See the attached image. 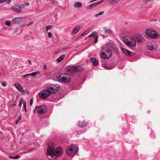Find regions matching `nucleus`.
Wrapping results in <instances>:
<instances>
[{
	"mask_svg": "<svg viewBox=\"0 0 160 160\" xmlns=\"http://www.w3.org/2000/svg\"><path fill=\"white\" fill-rule=\"evenodd\" d=\"M60 88V86L57 84H52L48 87L45 89L41 91L39 93L40 97L42 99L47 98L51 94L55 93Z\"/></svg>",
	"mask_w": 160,
	"mask_h": 160,
	"instance_id": "nucleus-1",
	"label": "nucleus"
},
{
	"mask_svg": "<svg viewBox=\"0 0 160 160\" xmlns=\"http://www.w3.org/2000/svg\"><path fill=\"white\" fill-rule=\"evenodd\" d=\"M47 151L48 155L53 158L54 156L59 157L61 156L62 150L60 147L55 149L53 147L49 146L48 148Z\"/></svg>",
	"mask_w": 160,
	"mask_h": 160,
	"instance_id": "nucleus-2",
	"label": "nucleus"
},
{
	"mask_svg": "<svg viewBox=\"0 0 160 160\" xmlns=\"http://www.w3.org/2000/svg\"><path fill=\"white\" fill-rule=\"evenodd\" d=\"M100 53L101 58L103 59H108L112 55V51L107 47L102 49Z\"/></svg>",
	"mask_w": 160,
	"mask_h": 160,
	"instance_id": "nucleus-3",
	"label": "nucleus"
},
{
	"mask_svg": "<svg viewBox=\"0 0 160 160\" xmlns=\"http://www.w3.org/2000/svg\"><path fill=\"white\" fill-rule=\"evenodd\" d=\"M78 146L76 145L72 144L69 146L66 150V153L68 156H73L78 151Z\"/></svg>",
	"mask_w": 160,
	"mask_h": 160,
	"instance_id": "nucleus-4",
	"label": "nucleus"
},
{
	"mask_svg": "<svg viewBox=\"0 0 160 160\" xmlns=\"http://www.w3.org/2000/svg\"><path fill=\"white\" fill-rule=\"evenodd\" d=\"M123 39L128 46L132 48L136 46V41L133 38H130L127 36H124L123 37Z\"/></svg>",
	"mask_w": 160,
	"mask_h": 160,
	"instance_id": "nucleus-5",
	"label": "nucleus"
},
{
	"mask_svg": "<svg viewBox=\"0 0 160 160\" xmlns=\"http://www.w3.org/2000/svg\"><path fill=\"white\" fill-rule=\"evenodd\" d=\"M82 69V66H73L72 67H71L68 70V72L70 75H73L76 72H80Z\"/></svg>",
	"mask_w": 160,
	"mask_h": 160,
	"instance_id": "nucleus-6",
	"label": "nucleus"
},
{
	"mask_svg": "<svg viewBox=\"0 0 160 160\" xmlns=\"http://www.w3.org/2000/svg\"><path fill=\"white\" fill-rule=\"evenodd\" d=\"M157 43L154 41H148L147 43V48L150 50L156 49L157 47Z\"/></svg>",
	"mask_w": 160,
	"mask_h": 160,
	"instance_id": "nucleus-7",
	"label": "nucleus"
},
{
	"mask_svg": "<svg viewBox=\"0 0 160 160\" xmlns=\"http://www.w3.org/2000/svg\"><path fill=\"white\" fill-rule=\"evenodd\" d=\"M146 34L149 37L153 38H157L158 36V32L152 29L146 30Z\"/></svg>",
	"mask_w": 160,
	"mask_h": 160,
	"instance_id": "nucleus-8",
	"label": "nucleus"
},
{
	"mask_svg": "<svg viewBox=\"0 0 160 160\" xmlns=\"http://www.w3.org/2000/svg\"><path fill=\"white\" fill-rule=\"evenodd\" d=\"M57 79L59 81L63 82H70V78L69 76L67 77L65 76V75L61 74L57 77Z\"/></svg>",
	"mask_w": 160,
	"mask_h": 160,
	"instance_id": "nucleus-9",
	"label": "nucleus"
},
{
	"mask_svg": "<svg viewBox=\"0 0 160 160\" xmlns=\"http://www.w3.org/2000/svg\"><path fill=\"white\" fill-rule=\"evenodd\" d=\"M25 20L23 17L17 18L13 19L12 21V22L14 24H18L19 23L22 22Z\"/></svg>",
	"mask_w": 160,
	"mask_h": 160,
	"instance_id": "nucleus-10",
	"label": "nucleus"
},
{
	"mask_svg": "<svg viewBox=\"0 0 160 160\" xmlns=\"http://www.w3.org/2000/svg\"><path fill=\"white\" fill-rule=\"evenodd\" d=\"M104 0H102L91 5H88L85 8V9H90L92 8L97 6L99 4H100Z\"/></svg>",
	"mask_w": 160,
	"mask_h": 160,
	"instance_id": "nucleus-11",
	"label": "nucleus"
},
{
	"mask_svg": "<svg viewBox=\"0 0 160 160\" xmlns=\"http://www.w3.org/2000/svg\"><path fill=\"white\" fill-rule=\"evenodd\" d=\"M11 9L17 13H20L22 12V8L19 5L13 7Z\"/></svg>",
	"mask_w": 160,
	"mask_h": 160,
	"instance_id": "nucleus-12",
	"label": "nucleus"
},
{
	"mask_svg": "<svg viewBox=\"0 0 160 160\" xmlns=\"http://www.w3.org/2000/svg\"><path fill=\"white\" fill-rule=\"evenodd\" d=\"M88 37V38L90 37H93L95 40V43H96L98 40V35L97 33L96 32L94 31L89 35Z\"/></svg>",
	"mask_w": 160,
	"mask_h": 160,
	"instance_id": "nucleus-13",
	"label": "nucleus"
},
{
	"mask_svg": "<svg viewBox=\"0 0 160 160\" xmlns=\"http://www.w3.org/2000/svg\"><path fill=\"white\" fill-rule=\"evenodd\" d=\"M13 86L20 92H22L23 91L22 87L20 84L16 82L13 84Z\"/></svg>",
	"mask_w": 160,
	"mask_h": 160,
	"instance_id": "nucleus-14",
	"label": "nucleus"
},
{
	"mask_svg": "<svg viewBox=\"0 0 160 160\" xmlns=\"http://www.w3.org/2000/svg\"><path fill=\"white\" fill-rule=\"evenodd\" d=\"M46 110V108L44 106H40L38 109V112L39 113L42 114L45 112Z\"/></svg>",
	"mask_w": 160,
	"mask_h": 160,
	"instance_id": "nucleus-15",
	"label": "nucleus"
},
{
	"mask_svg": "<svg viewBox=\"0 0 160 160\" xmlns=\"http://www.w3.org/2000/svg\"><path fill=\"white\" fill-rule=\"evenodd\" d=\"M121 49L122 52L124 54H126L129 56H132L133 55L132 52L129 51L127 50L124 48H122Z\"/></svg>",
	"mask_w": 160,
	"mask_h": 160,
	"instance_id": "nucleus-16",
	"label": "nucleus"
},
{
	"mask_svg": "<svg viewBox=\"0 0 160 160\" xmlns=\"http://www.w3.org/2000/svg\"><path fill=\"white\" fill-rule=\"evenodd\" d=\"M80 27L79 25H78L75 27L73 29L72 34H75L80 29Z\"/></svg>",
	"mask_w": 160,
	"mask_h": 160,
	"instance_id": "nucleus-17",
	"label": "nucleus"
},
{
	"mask_svg": "<svg viewBox=\"0 0 160 160\" xmlns=\"http://www.w3.org/2000/svg\"><path fill=\"white\" fill-rule=\"evenodd\" d=\"M91 62L93 63L94 66H96L98 63V61L94 58H90Z\"/></svg>",
	"mask_w": 160,
	"mask_h": 160,
	"instance_id": "nucleus-18",
	"label": "nucleus"
},
{
	"mask_svg": "<svg viewBox=\"0 0 160 160\" xmlns=\"http://www.w3.org/2000/svg\"><path fill=\"white\" fill-rule=\"evenodd\" d=\"M74 6L75 8H79L82 7V4L81 2H77L74 3Z\"/></svg>",
	"mask_w": 160,
	"mask_h": 160,
	"instance_id": "nucleus-19",
	"label": "nucleus"
},
{
	"mask_svg": "<svg viewBox=\"0 0 160 160\" xmlns=\"http://www.w3.org/2000/svg\"><path fill=\"white\" fill-rule=\"evenodd\" d=\"M86 123L84 121L79 122L78 125L80 127H83L86 126Z\"/></svg>",
	"mask_w": 160,
	"mask_h": 160,
	"instance_id": "nucleus-20",
	"label": "nucleus"
},
{
	"mask_svg": "<svg viewBox=\"0 0 160 160\" xmlns=\"http://www.w3.org/2000/svg\"><path fill=\"white\" fill-rule=\"evenodd\" d=\"M39 72L38 71L37 72H35L32 73H29L28 74H27L28 75V76H35V75L37 74H39Z\"/></svg>",
	"mask_w": 160,
	"mask_h": 160,
	"instance_id": "nucleus-21",
	"label": "nucleus"
},
{
	"mask_svg": "<svg viewBox=\"0 0 160 160\" xmlns=\"http://www.w3.org/2000/svg\"><path fill=\"white\" fill-rule=\"evenodd\" d=\"M104 30L105 32L106 33L111 34L112 33L111 30L110 29H107L106 28H104Z\"/></svg>",
	"mask_w": 160,
	"mask_h": 160,
	"instance_id": "nucleus-22",
	"label": "nucleus"
},
{
	"mask_svg": "<svg viewBox=\"0 0 160 160\" xmlns=\"http://www.w3.org/2000/svg\"><path fill=\"white\" fill-rule=\"evenodd\" d=\"M65 55L64 54L61 55L59 58L57 59V61L58 62H61L64 58Z\"/></svg>",
	"mask_w": 160,
	"mask_h": 160,
	"instance_id": "nucleus-23",
	"label": "nucleus"
},
{
	"mask_svg": "<svg viewBox=\"0 0 160 160\" xmlns=\"http://www.w3.org/2000/svg\"><path fill=\"white\" fill-rule=\"evenodd\" d=\"M90 28L86 30L85 31H84V32H83L81 34V36H82L86 34L87 33H88L89 31H90Z\"/></svg>",
	"mask_w": 160,
	"mask_h": 160,
	"instance_id": "nucleus-24",
	"label": "nucleus"
},
{
	"mask_svg": "<svg viewBox=\"0 0 160 160\" xmlns=\"http://www.w3.org/2000/svg\"><path fill=\"white\" fill-rule=\"evenodd\" d=\"M104 13V12L103 11L99 13L98 14H95L94 15V16L95 17H98L99 16L101 15H103Z\"/></svg>",
	"mask_w": 160,
	"mask_h": 160,
	"instance_id": "nucleus-25",
	"label": "nucleus"
},
{
	"mask_svg": "<svg viewBox=\"0 0 160 160\" xmlns=\"http://www.w3.org/2000/svg\"><path fill=\"white\" fill-rule=\"evenodd\" d=\"M24 102V101L23 100V98H21L19 103V107H21L22 105V103L23 104V102Z\"/></svg>",
	"mask_w": 160,
	"mask_h": 160,
	"instance_id": "nucleus-26",
	"label": "nucleus"
},
{
	"mask_svg": "<svg viewBox=\"0 0 160 160\" xmlns=\"http://www.w3.org/2000/svg\"><path fill=\"white\" fill-rule=\"evenodd\" d=\"M5 24L8 27H9L11 25V22L10 21L7 20L5 22Z\"/></svg>",
	"mask_w": 160,
	"mask_h": 160,
	"instance_id": "nucleus-27",
	"label": "nucleus"
},
{
	"mask_svg": "<svg viewBox=\"0 0 160 160\" xmlns=\"http://www.w3.org/2000/svg\"><path fill=\"white\" fill-rule=\"evenodd\" d=\"M52 26L51 25H48V26L46 28V31L47 32H48V30H50L51 29V28H52Z\"/></svg>",
	"mask_w": 160,
	"mask_h": 160,
	"instance_id": "nucleus-28",
	"label": "nucleus"
},
{
	"mask_svg": "<svg viewBox=\"0 0 160 160\" xmlns=\"http://www.w3.org/2000/svg\"><path fill=\"white\" fill-rule=\"evenodd\" d=\"M110 2L112 3H116L117 2L120 0H108Z\"/></svg>",
	"mask_w": 160,
	"mask_h": 160,
	"instance_id": "nucleus-29",
	"label": "nucleus"
},
{
	"mask_svg": "<svg viewBox=\"0 0 160 160\" xmlns=\"http://www.w3.org/2000/svg\"><path fill=\"white\" fill-rule=\"evenodd\" d=\"M151 0H144L143 2L144 3H147L149 2H151Z\"/></svg>",
	"mask_w": 160,
	"mask_h": 160,
	"instance_id": "nucleus-30",
	"label": "nucleus"
},
{
	"mask_svg": "<svg viewBox=\"0 0 160 160\" xmlns=\"http://www.w3.org/2000/svg\"><path fill=\"white\" fill-rule=\"evenodd\" d=\"M20 120V117H18V118H17V119L16 121V124H18V122Z\"/></svg>",
	"mask_w": 160,
	"mask_h": 160,
	"instance_id": "nucleus-31",
	"label": "nucleus"
},
{
	"mask_svg": "<svg viewBox=\"0 0 160 160\" xmlns=\"http://www.w3.org/2000/svg\"><path fill=\"white\" fill-rule=\"evenodd\" d=\"M33 23V22H31L28 24L24 25H23V26H29L30 25H31Z\"/></svg>",
	"mask_w": 160,
	"mask_h": 160,
	"instance_id": "nucleus-32",
	"label": "nucleus"
},
{
	"mask_svg": "<svg viewBox=\"0 0 160 160\" xmlns=\"http://www.w3.org/2000/svg\"><path fill=\"white\" fill-rule=\"evenodd\" d=\"M33 98H31L30 100V102H29V104L30 106H31L32 105V104L33 103Z\"/></svg>",
	"mask_w": 160,
	"mask_h": 160,
	"instance_id": "nucleus-33",
	"label": "nucleus"
},
{
	"mask_svg": "<svg viewBox=\"0 0 160 160\" xmlns=\"http://www.w3.org/2000/svg\"><path fill=\"white\" fill-rule=\"evenodd\" d=\"M48 33V36L49 38H51L52 37V34L51 32H47Z\"/></svg>",
	"mask_w": 160,
	"mask_h": 160,
	"instance_id": "nucleus-34",
	"label": "nucleus"
},
{
	"mask_svg": "<svg viewBox=\"0 0 160 160\" xmlns=\"http://www.w3.org/2000/svg\"><path fill=\"white\" fill-rule=\"evenodd\" d=\"M23 107L24 109L26 108V103L25 101L23 102Z\"/></svg>",
	"mask_w": 160,
	"mask_h": 160,
	"instance_id": "nucleus-35",
	"label": "nucleus"
},
{
	"mask_svg": "<svg viewBox=\"0 0 160 160\" xmlns=\"http://www.w3.org/2000/svg\"><path fill=\"white\" fill-rule=\"evenodd\" d=\"M2 85L4 86L5 87L6 86V83L5 82H1Z\"/></svg>",
	"mask_w": 160,
	"mask_h": 160,
	"instance_id": "nucleus-36",
	"label": "nucleus"
},
{
	"mask_svg": "<svg viewBox=\"0 0 160 160\" xmlns=\"http://www.w3.org/2000/svg\"><path fill=\"white\" fill-rule=\"evenodd\" d=\"M7 0H0V3H3L6 1Z\"/></svg>",
	"mask_w": 160,
	"mask_h": 160,
	"instance_id": "nucleus-37",
	"label": "nucleus"
},
{
	"mask_svg": "<svg viewBox=\"0 0 160 160\" xmlns=\"http://www.w3.org/2000/svg\"><path fill=\"white\" fill-rule=\"evenodd\" d=\"M19 157V156H17L15 157H13V159H17Z\"/></svg>",
	"mask_w": 160,
	"mask_h": 160,
	"instance_id": "nucleus-38",
	"label": "nucleus"
},
{
	"mask_svg": "<svg viewBox=\"0 0 160 160\" xmlns=\"http://www.w3.org/2000/svg\"><path fill=\"white\" fill-rule=\"evenodd\" d=\"M11 1V0H8L7 2V3L8 4H9V3Z\"/></svg>",
	"mask_w": 160,
	"mask_h": 160,
	"instance_id": "nucleus-39",
	"label": "nucleus"
},
{
	"mask_svg": "<svg viewBox=\"0 0 160 160\" xmlns=\"http://www.w3.org/2000/svg\"><path fill=\"white\" fill-rule=\"evenodd\" d=\"M28 63H29V64H31V60H30V59H28Z\"/></svg>",
	"mask_w": 160,
	"mask_h": 160,
	"instance_id": "nucleus-40",
	"label": "nucleus"
},
{
	"mask_svg": "<svg viewBox=\"0 0 160 160\" xmlns=\"http://www.w3.org/2000/svg\"><path fill=\"white\" fill-rule=\"evenodd\" d=\"M27 76H28V75L27 74H25L23 76V77L24 78H25Z\"/></svg>",
	"mask_w": 160,
	"mask_h": 160,
	"instance_id": "nucleus-41",
	"label": "nucleus"
},
{
	"mask_svg": "<svg viewBox=\"0 0 160 160\" xmlns=\"http://www.w3.org/2000/svg\"><path fill=\"white\" fill-rule=\"evenodd\" d=\"M68 47H66L65 48H63V49H64V50H68Z\"/></svg>",
	"mask_w": 160,
	"mask_h": 160,
	"instance_id": "nucleus-42",
	"label": "nucleus"
},
{
	"mask_svg": "<svg viewBox=\"0 0 160 160\" xmlns=\"http://www.w3.org/2000/svg\"><path fill=\"white\" fill-rule=\"evenodd\" d=\"M43 67L45 69H47V66L46 65H44L43 66Z\"/></svg>",
	"mask_w": 160,
	"mask_h": 160,
	"instance_id": "nucleus-43",
	"label": "nucleus"
},
{
	"mask_svg": "<svg viewBox=\"0 0 160 160\" xmlns=\"http://www.w3.org/2000/svg\"><path fill=\"white\" fill-rule=\"evenodd\" d=\"M9 158H11V159H13V157H11V156H9Z\"/></svg>",
	"mask_w": 160,
	"mask_h": 160,
	"instance_id": "nucleus-44",
	"label": "nucleus"
},
{
	"mask_svg": "<svg viewBox=\"0 0 160 160\" xmlns=\"http://www.w3.org/2000/svg\"><path fill=\"white\" fill-rule=\"evenodd\" d=\"M37 108H38V106H36V107H35V109L34 110H36V109H37Z\"/></svg>",
	"mask_w": 160,
	"mask_h": 160,
	"instance_id": "nucleus-45",
	"label": "nucleus"
},
{
	"mask_svg": "<svg viewBox=\"0 0 160 160\" xmlns=\"http://www.w3.org/2000/svg\"><path fill=\"white\" fill-rule=\"evenodd\" d=\"M26 5L27 6V5H29V3H27L26 4Z\"/></svg>",
	"mask_w": 160,
	"mask_h": 160,
	"instance_id": "nucleus-46",
	"label": "nucleus"
},
{
	"mask_svg": "<svg viewBox=\"0 0 160 160\" xmlns=\"http://www.w3.org/2000/svg\"><path fill=\"white\" fill-rule=\"evenodd\" d=\"M24 109L25 110V112H27V108Z\"/></svg>",
	"mask_w": 160,
	"mask_h": 160,
	"instance_id": "nucleus-47",
	"label": "nucleus"
},
{
	"mask_svg": "<svg viewBox=\"0 0 160 160\" xmlns=\"http://www.w3.org/2000/svg\"><path fill=\"white\" fill-rule=\"evenodd\" d=\"M52 101L53 102H56V100H52Z\"/></svg>",
	"mask_w": 160,
	"mask_h": 160,
	"instance_id": "nucleus-48",
	"label": "nucleus"
},
{
	"mask_svg": "<svg viewBox=\"0 0 160 160\" xmlns=\"http://www.w3.org/2000/svg\"><path fill=\"white\" fill-rule=\"evenodd\" d=\"M2 36V34L1 33H0V36Z\"/></svg>",
	"mask_w": 160,
	"mask_h": 160,
	"instance_id": "nucleus-49",
	"label": "nucleus"
},
{
	"mask_svg": "<svg viewBox=\"0 0 160 160\" xmlns=\"http://www.w3.org/2000/svg\"><path fill=\"white\" fill-rule=\"evenodd\" d=\"M112 68H112V67L111 68H109V69H112Z\"/></svg>",
	"mask_w": 160,
	"mask_h": 160,
	"instance_id": "nucleus-50",
	"label": "nucleus"
},
{
	"mask_svg": "<svg viewBox=\"0 0 160 160\" xmlns=\"http://www.w3.org/2000/svg\"><path fill=\"white\" fill-rule=\"evenodd\" d=\"M1 76V73H0V76Z\"/></svg>",
	"mask_w": 160,
	"mask_h": 160,
	"instance_id": "nucleus-51",
	"label": "nucleus"
}]
</instances>
